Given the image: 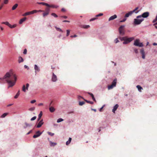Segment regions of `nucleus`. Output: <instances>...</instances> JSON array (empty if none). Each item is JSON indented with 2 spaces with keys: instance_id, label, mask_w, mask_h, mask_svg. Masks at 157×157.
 <instances>
[{
  "instance_id": "nucleus-37",
  "label": "nucleus",
  "mask_w": 157,
  "mask_h": 157,
  "mask_svg": "<svg viewBox=\"0 0 157 157\" xmlns=\"http://www.w3.org/2000/svg\"><path fill=\"white\" fill-rule=\"evenodd\" d=\"M85 102L83 101H79V105L80 106H82L83 105L85 104Z\"/></svg>"
},
{
  "instance_id": "nucleus-21",
  "label": "nucleus",
  "mask_w": 157,
  "mask_h": 157,
  "mask_svg": "<svg viewBox=\"0 0 157 157\" xmlns=\"http://www.w3.org/2000/svg\"><path fill=\"white\" fill-rule=\"evenodd\" d=\"M24 61L23 59L21 56L18 57V62L19 63L23 62Z\"/></svg>"
},
{
  "instance_id": "nucleus-41",
  "label": "nucleus",
  "mask_w": 157,
  "mask_h": 157,
  "mask_svg": "<svg viewBox=\"0 0 157 157\" xmlns=\"http://www.w3.org/2000/svg\"><path fill=\"white\" fill-rule=\"evenodd\" d=\"M118 38H116L114 40V42L115 44H117L119 42V41L118 40Z\"/></svg>"
},
{
  "instance_id": "nucleus-6",
  "label": "nucleus",
  "mask_w": 157,
  "mask_h": 157,
  "mask_svg": "<svg viewBox=\"0 0 157 157\" xmlns=\"http://www.w3.org/2000/svg\"><path fill=\"white\" fill-rule=\"evenodd\" d=\"M149 15V13L148 12H146L142 13L141 15H139V17H143L144 18H146Z\"/></svg>"
},
{
  "instance_id": "nucleus-43",
  "label": "nucleus",
  "mask_w": 157,
  "mask_h": 157,
  "mask_svg": "<svg viewBox=\"0 0 157 157\" xmlns=\"http://www.w3.org/2000/svg\"><path fill=\"white\" fill-rule=\"evenodd\" d=\"M103 15V14L102 13H100L96 15L95 16V17H100V16H102Z\"/></svg>"
},
{
  "instance_id": "nucleus-8",
  "label": "nucleus",
  "mask_w": 157,
  "mask_h": 157,
  "mask_svg": "<svg viewBox=\"0 0 157 157\" xmlns=\"http://www.w3.org/2000/svg\"><path fill=\"white\" fill-rule=\"evenodd\" d=\"M38 121L39 122L37 125L35 126V127L37 128H39L41 127L44 123L43 119H41V120Z\"/></svg>"
},
{
  "instance_id": "nucleus-55",
  "label": "nucleus",
  "mask_w": 157,
  "mask_h": 157,
  "mask_svg": "<svg viewBox=\"0 0 157 157\" xmlns=\"http://www.w3.org/2000/svg\"><path fill=\"white\" fill-rule=\"evenodd\" d=\"M32 129V130H30L27 134H26V135H29V134H30V133H31L33 131V129Z\"/></svg>"
},
{
  "instance_id": "nucleus-14",
  "label": "nucleus",
  "mask_w": 157,
  "mask_h": 157,
  "mask_svg": "<svg viewBox=\"0 0 157 157\" xmlns=\"http://www.w3.org/2000/svg\"><path fill=\"white\" fill-rule=\"evenodd\" d=\"M118 106V104H116L113 107V109H112V112L113 113H115V111L116 110Z\"/></svg>"
},
{
  "instance_id": "nucleus-48",
  "label": "nucleus",
  "mask_w": 157,
  "mask_h": 157,
  "mask_svg": "<svg viewBox=\"0 0 157 157\" xmlns=\"http://www.w3.org/2000/svg\"><path fill=\"white\" fill-rule=\"evenodd\" d=\"M36 118V116H35L33 117H32L31 119H30V120L31 121H34L35 120Z\"/></svg>"
},
{
  "instance_id": "nucleus-38",
  "label": "nucleus",
  "mask_w": 157,
  "mask_h": 157,
  "mask_svg": "<svg viewBox=\"0 0 157 157\" xmlns=\"http://www.w3.org/2000/svg\"><path fill=\"white\" fill-rule=\"evenodd\" d=\"M31 13V14H33L34 13H36L37 12V10H34L32 11H30Z\"/></svg>"
},
{
  "instance_id": "nucleus-42",
  "label": "nucleus",
  "mask_w": 157,
  "mask_h": 157,
  "mask_svg": "<svg viewBox=\"0 0 157 157\" xmlns=\"http://www.w3.org/2000/svg\"><path fill=\"white\" fill-rule=\"evenodd\" d=\"M51 15L55 17H58V16L55 13H52Z\"/></svg>"
},
{
  "instance_id": "nucleus-25",
  "label": "nucleus",
  "mask_w": 157,
  "mask_h": 157,
  "mask_svg": "<svg viewBox=\"0 0 157 157\" xmlns=\"http://www.w3.org/2000/svg\"><path fill=\"white\" fill-rule=\"evenodd\" d=\"M38 4H39V5H44V6H49V5H48V4L47 3H45V2H37V3Z\"/></svg>"
},
{
  "instance_id": "nucleus-32",
  "label": "nucleus",
  "mask_w": 157,
  "mask_h": 157,
  "mask_svg": "<svg viewBox=\"0 0 157 157\" xmlns=\"http://www.w3.org/2000/svg\"><path fill=\"white\" fill-rule=\"evenodd\" d=\"M7 113H4L1 116V117L2 118H4L7 115Z\"/></svg>"
},
{
  "instance_id": "nucleus-40",
  "label": "nucleus",
  "mask_w": 157,
  "mask_h": 157,
  "mask_svg": "<svg viewBox=\"0 0 157 157\" xmlns=\"http://www.w3.org/2000/svg\"><path fill=\"white\" fill-rule=\"evenodd\" d=\"M49 13L48 12H45L43 13V17H45V16L48 15Z\"/></svg>"
},
{
  "instance_id": "nucleus-44",
  "label": "nucleus",
  "mask_w": 157,
  "mask_h": 157,
  "mask_svg": "<svg viewBox=\"0 0 157 157\" xmlns=\"http://www.w3.org/2000/svg\"><path fill=\"white\" fill-rule=\"evenodd\" d=\"M16 25L15 24H14L12 25L10 24V26H9V27L11 28H14L15 27H16Z\"/></svg>"
},
{
  "instance_id": "nucleus-64",
  "label": "nucleus",
  "mask_w": 157,
  "mask_h": 157,
  "mask_svg": "<svg viewBox=\"0 0 157 157\" xmlns=\"http://www.w3.org/2000/svg\"><path fill=\"white\" fill-rule=\"evenodd\" d=\"M77 36V35H74L73 36L71 35V36H70V37H71V38L75 37H76Z\"/></svg>"
},
{
  "instance_id": "nucleus-18",
  "label": "nucleus",
  "mask_w": 157,
  "mask_h": 157,
  "mask_svg": "<svg viewBox=\"0 0 157 157\" xmlns=\"http://www.w3.org/2000/svg\"><path fill=\"white\" fill-rule=\"evenodd\" d=\"M26 17H24L23 18H22L19 21V23L20 24H22L25 21L26 19Z\"/></svg>"
},
{
  "instance_id": "nucleus-47",
  "label": "nucleus",
  "mask_w": 157,
  "mask_h": 157,
  "mask_svg": "<svg viewBox=\"0 0 157 157\" xmlns=\"http://www.w3.org/2000/svg\"><path fill=\"white\" fill-rule=\"evenodd\" d=\"M48 133L49 135H50L51 136H53L54 134V133H52V132H48Z\"/></svg>"
},
{
  "instance_id": "nucleus-33",
  "label": "nucleus",
  "mask_w": 157,
  "mask_h": 157,
  "mask_svg": "<svg viewBox=\"0 0 157 157\" xmlns=\"http://www.w3.org/2000/svg\"><path fill=\"white\" fill-rule=\"evenodd\" d=\"M2 24H5L6 25L8 26L9 27L10 26V24L8 21L3 22L2 23Z\"/></svg>"
},
{
  "instance_id": "nucleus-51",
  "label": "nucleus",
  "mask_w": 157,
  "mask_h": 157,
  "mask_svg": "<svg viewBox=\"0 0 157 157\" xmlns=\"http://www.w3.org/2000/svg\"><path fill=\"white\" fill-rule=\"evenodd\" d=\"M105 106V105H103L101 108L99 109V111L101 112L102 111V109Z\"/></svg>"
},
{
  "instance_id": "nucleus-10",
  "label": "nucleus",
  "mask_w": 157,
  "mask_h": 157,
  "mask_svg": "<svg viewBox=\"0 0 157 157\" xmlns=\"http://www.w3.org/2000/svg\"><path fill=\"white\" fill-rule=\"evenodd\" d=\"M29 86V83H27L26 84V86H25V85H23L22 88V91H23L24 92H25L26 90H28Z\"/></svg>"
},
{
  "instance_id": "nucleus-27",
  "label": "nucleus",
  "mask_w": 157,
  "mask_h": 157,
  "mask_svg": "<svg viewBox=\"0 0 157 157\" xmlns=\"http://www.w3.org/2000/svg\"><path fill=\"white\" fill-rule=\"evenodd\" d=\"M136 87L137 88L139 91L141 92V90H142L143 88L140 85H138L136 86Z\"/></svg>"
},
{
  "instance_id": "nucleus-30",
  "label": "nucleus",
  "mask_w": 157,
  "mask_h": 157,
  "mask_svg": "<svg viewBox=\"0 0 157 157\" xmlns=\"http://www.w3.org/2000/svg\"><path fill=\"white\" fill-rule=\"evenodd\" d=\"M18 4L17 3L15 4L12 7V10H15L18 6Z\"/></svg>"
},
{
  "instance_id": "nucleus-20",
  "label": "nucleus",
  "mask_w": 157,
  "mask_h": 157,
  "mask_svg": "<svg viewBox=\"0 0 157 157\" xmlns=\"http://www.w3.org/2000/svg\"><path fill=\"white\" fill-rule=\"evenodd\" d=\"M132 13L130 11L125 14L124 16V17L127 18V17H128L132 15Z\"/></svg>"
},
{
  "instance_id": "nucleus-12",
  "label": "nucleus",
  "mask_w": 157,
  "mask_h": 157,
  "mask_svg": "<svg viewBox=\"0 0 157 157\" xmlns=\"http://www.w3.org/2000/svg\"><path fill=\"white\" fill-rule=\"evenodd\" d=\"M24 124L25 125L23 126V128L24 129H26L27 127H30L32 126V124L28 123L26 122H25Z\"/></svg>"
},
{
  "instance_id": "nucleus-9",
  "label": "nucleus",
  "mask_w": 157,
  "mask_h": 157,
  "mask_svg": "<svg viewBox=\"0 0 157 157\" xmlns=\"http://www.w3.org/2000/svg\"><path fill=\"white\" fill-rule=\"evenodd\" d=\"M57 80L56 75L53 73L52 77V81L53 82H56Z\"/></svg>"
},
{
  "instance_id": "nucleus-34",
  "label": "nucleus",
  "mask_w": 157,
  "mask_h": 157,
  "mask_svg": "<svg viewBox=\"0 0 157 157\" xmlns=\"http://www.w3.org/2000/svg\"><path fill=\"white\" fill-rule=\"evenodd\" d=\"M63 121V119L62 118H59L57 120V122L58 123L60 122Z\"/></svg>"
},
{
  "instance_id": "nucleus-7",
  "label": "nucleus",
  "mask_w": 157,
  "mask_h": 157,
  "mask_svg": "<svg viewBox=\"0 0 157 157\" xmlns=\"http://www.w3.org/2000/svg\"><path fill=\"white\" fill-rule=\"evenodd\" d=\"M43 132H40L39 130L37 131L36 132L35 134L33 135V137L36 138L39 137L42 134Z\"/></svg>"
},
{
  "instance_id": "nucleus-36",
  "label": "nucleus",
  "mask_w": 157,
  "mask_h": 157,
  "mask_svg": "<svg viewBox=\"0 0 157 157\" xmlns=\"http://www.w3.org/2000/svg\"><path fill=\"white\" fill-rule=\"evenodd\" d=\"M84 101L87 103H89L91 104H94V102L93 101H90L87 100L86 99H85Z\"/></svg>"
},
{
  "instance_id": "nucleus-1",
  "label": "nucleus",
  "mask_w": 157,
  "mask_h": 157,
  "mask_svg": "<svg viewBox=\"0 0 157 157\" xmlns=\"http://www.w3.org/2000/svg\"><path fill=\"white\" fill-rule=\"evenodd\" d=\"M17 80V76L12 70L7 72L2 78H0V84L6 82L8 85V88L13 86Z\"/></svg>"
},
{
  "instance_id": "nucleus-54",
  "label": "nucleus",
  "mask_w": 157,
  "mask_h": 157,
  "mask_svg": "<svg viewBox=\"0 0 157 157\" xmlns=\"http://www.w3.org/2000/svg\"><path fill=\"white\" fill-rule=\"evenodd\" d=\"M97 19V18L96 17H94V18H93L91 19H90V21H94L96 19Z\"/></svg>"
},
{
  "instance_id": "nucleus-26",
  "label": "nucleus",
  "mask_w": 157,
  "mask_h": 157,
  "mask_svg": "<svg viewBox=\"0 0 157 157\" xmlns=\"http://www.w3.org/2000/svg\"><path fill=\"white\" fill-rule=\"evenodd\" d=\"M48 5L49 6H47V7H50V8L52 7V8H57L59 7L58 6H55L53 5H50V4H48Z\"/></svg>"
},
{
  "instance_id": "nucleus-22",
  "label": "nucleus",
  "mask_w": 157,
  "mask_h": 157,
  "mask_svg": "<svg viewBox=\"0 0 157 157\" xmlns=\"http://www.w3.org/2000/svg\"><path fill=\"white\" fill-rule=\"evenodd\" d=\"M50 144V146L51 147H54L55 145L57 144V143L55 142H53L51 141H49Z\"/></svg>"
},
{
  "instance_id": "nucleus-31",
  "label": "nucleus",
  "mask_w": 157,
  "mask_h": 157,
  "mask_svg": "<svg viewBox=\"0 0 157 157\" xmlns=\"http://www.w3.org/2000/svg\"><path fill=\"white\" fill-rule=\"evenodd\" d=\"M20 94V90H19L17 93L16 94V95L14 96V98L15 99L17 98L19 95Z\"/></svg>"
},
{
  "instance_id": "nucleus-15",
  "label": "nucleus",
  "mask_w": 157,
  "mask_h": 157,
  "mask_svg": "<svg viewBox=\"0 0 157 157\" xmlns=\"http://www.w3.org/2000/svg\"><path fill=\"white\" fill-rule=\"evenodd\" d=\"M117 15L116 14H114L113 15L111 16L109 18V21L115 19L117 18Z\"/></svg>"
},
{
  "instance_id": "nucleus-45",
  "label": "nucleus",
  "mask_w": 157,
  "mask_h": 157,
  "mask_svg": "<svg viewBox=\"0 0 157 157\" xmlns=\"http://www.w3.org/2000/svg\"><path fill=\"white\" fill-rule=\"evenodd\" d=\"M50 7H47V8H46L45 11L46 12H48L49 13V12L50 10Z\"/></svg>"
},
{
  "instance_id": "nucleus-28",
  "label": "nucleus",
  "mask_w": 157,
  "mask_h": 157,
  "mask_svg": "<svg viewBox=\"0 0 157 157\" xmlns=\"http://www.w3.org/2000/svg\"><path fill=\"white\" fill-rule=\"evenodd\" d=\"M30 14H31L30 12L29 11V12H28L25 13L24 14H23L22 15L23 16H26L27 15H30Z\"/></svg>"
},
{
  "instance_id": "nucleus-11",
  "label": "nucleus",
  "mask_w": 157,
  "mask_h": 157,
  "mask_svg": "<svg viewBox=\"0 0 157 157\" xmlns=\"http://www.w3.org/2000/svg\"><path fill=\"white\" fill-rule=\"evenodd\" d=\"M140 52L142 55V58L144 59H145V55L144 49L143 48L141 49L140 50Z\"/></svg>"
},
{
  "instance_id": "nucleus-60",
  "label": "nucleus",
  "mask_w": 157,
  "mask_h": 157,
  "mask_svg": "<svg viewBox=\"0 0 157 157\" xmlns=\"http://www.w3.org/2000/svg\"><path fill=\"white\" fill-rule=\"evenodd\" d=\"M36 102V100H32L30 101V102L31 103L33 104V103H35Z\"/></svg>"
},
{
  "instance_id": "nucleus-24",
  "label": "nucleus",
  "mask_w": 157,
  "mask_h": 157,
  "mask_svg": "<svg viewBox=\"0 0 157 157\" xmlns=\"http://www.w3.org/2000/svg\"><path fill=\"white\" fill-rule=\"evenodd\" d=\"M49 109L50 112L51 113L54 112L55 110V109L52 106H50L49 108Z\"/></svg>"
},
{
  "instance_id": "nucleus-29",
  "label": "nucleus",
  "mask_w": 157,
  "mask_h": 157,
  "mask_svg": "<svg viewBox=\"0 0 157 157\" xmlns=\"http://www.w3.org/2000/svg\"><path fill=\"white\" fill-rule=\"evenodd\" d=\"M55 28H56L57 31L63 33V31L62 30L59 28L57 27L56 26H55Z\"/></svg>"
},
{
  "instance_id": "nucleus-39",
  "label": "nucleus",
  "mask_w": 157,
  "mask_h": 157,
  "mask_svg": "<svg viewBox=\"0 0 157 157\" xmlns=\"http://www.w3.org/2000/svg\"><path fill=\"white\" fill-rule=\"evenodd\" d=\"M114 87L113 86L111 85L108 86V89L109 90L112 89Z\"/></svg>"
},
{
  "instance_id": "nucleus-52",
  "label": "nucleus",
  "mask_w": 157,
  "mask_h": 157,
  "mask_svg": "<svg viewBox=\"0 0 157 157\" xmlns=\"http://www.w3.org/2000/svg\"><path fill=\"white\" fill-rule=\"evenodd\" d=\"M35 109V107H32L29 109V110L30 111H33Z\"/></svg>"
},
{
  "instance_id": "nucleus-2",
  "label": "nucleus",
  "mask_w": 157,
  "mask_h": 157,
  "mask_svg": "<svg viewBox=\"0 0 157 157\" xmlns=\"http://www.w3.org/2000/svg\"><path fill=\"white\" fill-rule=\"evenodd\" d=\"M118 38L121 41H124L123 42V44H128L134 40V37H128L127 36L123 37L119 36L118 37Z\"/></svg>"
},
{
  "instance_id": "nucleus-56",
  "label": "nucleus",
  "mask_w": 157,
  "mask_h": 157,
  "mask_svg": "<svg viewBox=\"0 0 157 157\" xmlns=\"http://www.w3.org/2000/svg\"><path fill=\"white\" fill-rule=\"evenodd\" d=\"M126 19H127V18L124 17V19H123L122 20L120 21V22H124L126 21Z\"/></svg>"
},
{
  "instance_id": "nucleus-61",
  "label": "nucleus",
  "mask_w": 157,
  "mask_h": 157,
  "mask_svg": "<svg viewBox=\"0 0 157 157\" xmlns=\"http://www.w3.org/2000/svg\"><path fill=\"white\" fill-rule=\"evenodd\" d=\"M24 67L25 68L27 69V70H29V67L26 65H25Z\"/></svg>"
},
{
  "instance_id": "nucleus-13",
  "label": "nucleus",
  "mask_w": 157,
  "mask_h": 157,
  "mask_svg": "<svg viewBox=\"0 0 157 157\" xmlns=\"http://www.w3.org/2000/svg\"><path fill=\"white\" fill-rule=\"evenodd\" d=\"M34 69L35 70V73H36L37 71L39 72L40 71V68L36 64H35L34 65Z\"/></svg>"
},
{
  "instance_id": "nucleus-49",
  "label": "nucleus",
  "mask_w": 157,
  "mask_h": 157,
  "mask_svg": "<svg viewBox=\"0 0 157 157\" xmlns=\"http://www.w3.org/2000/svg\"><path fill=\"white\" fill-rule=\"evenodd\" d=\"M78 100H80V98H81L82 99L84 100H85V99L82 97L81 96H80V95L78 96Z\"/></svg>"
},
{
  "instance_id": "nucleus-59",
  "label": "nucleus",
  "mask_w": 157,
  "mask_h": 157,
  "mask_svg": "<svg viewBox=\"0 0 157 157\" xmlns=\"http://www.w3.org/2000/svg\"><path fill=\"white\" fill-rule=\"evenodd\" d=\"M134 50L136 53L137 54L138 53V50L137 49L134 48Z\"/></svg>"
},
{
  "instance_id": "nucleus-57",
  "label": "nucleus",
  "mask_w": 157,
  "mask_h": 157,
  "mask_svg": "<svg viewBox=\"0 0 157 157\" xmlns=\"http://www.w3.org/2000/svg\"><path fill=\"white\" fill-rule=\"evenodd\" d=\"M87 93L88 94H89L90 96V97H91V98L94 96V94L91 93L90 92H88Z\"/></svg>"
},
{
  "instance_id": "nucleus-53",
  "label": "nucleus",
  "mask_w": 157,
  "mask_h": 157,
  "mask_svg": "<svg viewBox=\"0 0 157 157\" xmlns=\"http://www.w3.org/2000/svg\"><path fill=\"white\" fill-rule=\"evenodd\" d=\"M4 0L3 4H6L8 3L9 0Z\"/></svg>"
},
{
  "instance_id": "nucleus-50",
  "label": "nucleus",
  "mask_w": 157,
  "mask_h": 157,
  "mask_svg": "<svg viewBox=\"0 0 157 157\" xmlns=\"http://www.w3.org/2000/svg\"><path fill=\"white\" fill-rule=\"evenodd\" d=\"M157 21V15L155 19H154L152 21V22L153 23H155V22H156V21Z\"/></svg>"
},
{
  "instance_id": "nucleus-35",
  "label": "nucleus",
  "mask_w": 157,
  "mask_h": 157,
  "mask_svg": "<svg viewBox=\"0 0 157 157\" xmlns=\"http://www.w3.org/2000/svg\"><path fill=\"white\" fill-rule=\"evenodd\" d=\"M90 27L89 25H84L82 26V27L84 29H88Z\"/></svg>"
},
{
  "instance_id": "nucleus-62",
  "label": "nucleus",
  "mask_w": 157,
  "mask_h": 157,
  "mask_svg": "<svg viewBox=\"0 0 157 157\" xmlns=\"http://www.w3.org/2000/svg\"><path fill=\"white\" fill-rule=\"evenodd\" d=\"M60 17L63 18L65 19H67V17L66 16H61Z\"/></svg>"
},
{
  "instance_id": "nucleus-3",
  "label": "nucleus",
  "mask_w": 157,
  "mask_h": 157,
  "mask_svg": "<svg viewBox=\"0 0 157 157\" xmlns=\"http://www.w3.org/2000/svg\"><path fill=\"white\" fill-rule=\"evenodd\" d=\"M138 17H139V15L137 16L136 17V18H135L134 19L132 24L134 25H140L144 20V19L143 18H141L139 19V18H141Z\"/></svg>"
},
{
  "instance_id": "nucleus-23",
  "label": "nucleus",
  "mask_w": 157,
  "mask_h": 157,
  "mask_svg": "<svg viewBox=\"0 0 157 157\" xmlns=\"http://www.w3.org/2000/svg\"><path fill=\"white\" fill-rule=\"evenodd\" d=\"M72 140V138L71 137H69V138L68 140H67L66 143V145H68L69 144H70L71 141Z\"/></svg>"
},
{
  "instance_id": "nucleus-46",
  "label": "nucleus",
  "mask_w": 157,
  "mask_h": 157,
  "mask_svg": "<svg viewBox=\"0 0 157 157\" xmlns=\"http://www.w3.org/2000/svg\"><path fill=\"white\" fill-rule=\"evenodd\" d=\"M70 33V30H67V34H66V36H68Z\"/></svg>"
},
{
  "instance_id": "nucleus-4",
  "label": "nucleus",
  "mask_w": 157,
  "mask_h": 157,
  "mask_svg": "<svg viewBox=\"0 0 157 157\" xmlns=\"http://www.w3.org/2000/svg\"><path fill=\"white\" fill-rule=\"evenodd\" d=\"M125 25H121L120 26L118 29V31L119 34L121 36H124L125 34V31L124 30V28Z\"/></svg>"
},
{
  "instance_id": "nucleus-17",
  "label": "nucleus",
  "mask_w": 157,
  "mask_h": 157,
  "mask_svg": "<svg viewBox=\"0 0 157 157\" xmlns=\"http://www.w3.org/2000/svg\"><path fill=\"white\" fill-rule=\"evenodd\" d=\"M117 81V79L116 78H115L113 80V81L112 82L111 85L113 86H114L115 87L116 85Z\"/></svg>"
},
{
  "instance_id": "nucleus-19",
  "label": "nucleus",
  "mask_w": 157,
  "mask_h": 157,
  "mask_svg": "<svg viewBox=\"0 0 157 157\" xmlns=\"http://www.w3.org/2000/svg\"><path fill=\"white\" fill-rule=\"evenodd\" d=\"M42 114H43V113H42V111H40V113L38 115V117L37 119V121H40V119L42 117Z\"/></svg>"
},
{
  "instance_id": "nucleus-16",
  "label": "nucleus",
  "mask_w": 157,
  "mask_h": 157,
  "mask_svg": "<svg viewBox=\"0 0 157 157\" xmlns=\"http://www.w3.org/2000/svg\"><path fill=\"white\" fill-rule=\"evenodd\" d=\"M139 9V7H136L134 10L132 11H131L132 13H133L135 12L136 13H138L139 12V10H137Z\"/></svg>"
},
{
  "instance_id": "nucleus-63",
  "label": "nucleus",
  "mask_w": 157,
  "mask_h": 157,
  "mask_svg": "<svg viewBox=\"0 0 157 157\" xmlns=\"http://www.w3.org/2000/svg\"><path fill=\"white\" fill-rule=\"evenodd\" d=\"M92 100H93L94 101H95V102H96V99H95V97H94V96L92 97Z\"/></svg>"
},
{
  "instance_id": "nucleus-5",
  "label": "nucleus",
  "mask_w": 157,
  "mask_h": 157,
  "mask_svg": "<svg viewBox=\"0 0 157 157\" xmlns=\"http://www.w3.org/2000/svg\"><path fill=\"white\" fill-rule=\"evenodd\" d=\"M133 45L135 46L140 47H143L144 46L143 43L140 42V40L139 39H137L134 40Z\"/></svg>"
},
{
  "instance_id": "nucleus-58",
  "label": "nucleus",
  "mask_w": 157,
  "mask_h": 157,
  "mask_svg": "<svg viewBox=\"0 0 157 157\" xmlns=\"http://www.w3.org/2000/svg\"><path fill=\"white\" fill-rule=\"evenodd\" d=\"M27 49H24V50L23 52V53L25 55L27 54Z\"/></svg>"
}]
</instances>
